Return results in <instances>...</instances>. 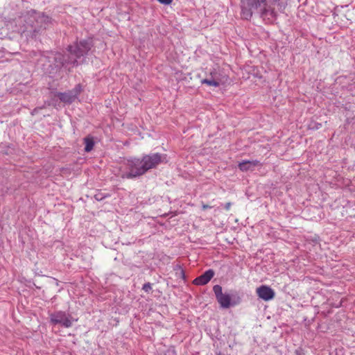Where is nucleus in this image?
<instances>
[{
    "label": "nucleus",
    "mask_w": 355,
    "mask_h": 355,
    "mask_svg": "<svg viewBox=\"0 0 355 355\" xmlns=\"http://www.w3.org/2000/svg\"><path fill=\"white\" fill-rule=\"evenodd\" d=\"M286 6L287 0H241V15L249 20L257 14L263 20L272 21L278 12H284Z\"/></svg>",
    "instance_id": "f257e3e1"
},
{
    "label": "nucleus",
    "mask_w": 355,
    "mask_h": 355,
    "mask_svg": "<svg viewBox=\"0 0 355 355\" xmlns=\"http://www.w3.org/2000/svg\"><path fill=\"white\" fill-rule=\"evenodd\" d=\"M93 46L92 40L85 39L68 46L67 53H56L54 55V65L56 71L64 69L67 71L83 62Z\"/></svg>",
    "instance_id": "f03ea898"
},
{
    "label": "nucleus",
    "mask_w": 355,
    "mask_h": 355,
    "mask_svg": "<svg viewBox=\"0 0 355 355\" xmlns=\"http://www.w3.org/2000/svg\"><path fill=\"white\" fill-rule=\"evenodd\" d=\"M14 23V31L28 40L41 35L51 23V19L43 13L31 10L15 19Z\"/></svg>",
    "instance_id": "7ed1b4c3"
},
{
    "label": "nucleus",
    "mask_w": 355,
    "mask_h": 355,
    "mask_svg": "<svg viewBox=\"0 0 355 355\" xmlns=\"http://www.w3.org/2000/svg\"><path fill=\"white\" fill-rule=\"evenodd\" d=\"M125 171L122 174L123 178L133 179L146 173L141 159L139 158L128 159L125 163Z\"/></svg>",
    "instance_id": "20e7f679"
},
{
    "label": "nucleus",
    "mask_w": 355,
    "mask_h": 355,
    "mask_svg": "<svg viewBox=\"0 0 355 355\" xmlns=\"http://www.w3.org/2000/svg\"><path fill=\"white\" fill-rule=\"evenodd\" d=\"M49 318L51 324L54 325L60 324L65 328L72 327L73 322L77 321V320L73 319L71 314L62 311L49 313Z\"/></svg>",
    "instance_id": "39448f33"
},
{
    "label": "nucleus",
    "mask_w": 355,
    "mask_h": 355,
    "mask_svg": "<svg viewBox=\"0 0 355 355\" xmlns=\"http://www.w3.org/2000/svg\"><path fill=\"white\" fill-rule=\"evenodd\" d=\"M166 155L159 153H150L142 156L141 160L146 170L148 171L156 168L161 163L165 162Z\"/></svg>",
    "instance_id": "423d86ee"
},
{
    "label": "nucleus",
    "mask_w": 355,
    "mask_h": 355,
    "mask_svg": "<svg viewBox=\"0 0 355 355\" xmlns=\"http://www.w3.org/2000/svg\"><path fill=\"white\" fill-rule=\"evenodd\" d=\"M213 291L220 307L223 309H228L231 306H234L235 304L234 303L231 302V297L229 294L223 293V289L220 285H215L213 287Z\"/></svg>",
    "instance_id": "0eeeda50"
},
{
    "label": "nucleus",
    "mask_w": 355,
    "mask_h": 355,
    "mask_svg": "<svg viewBox=\"0 0 355 355\" xmlns=\"http://www.w3.org/2000/svg\"><path fill=\"white\" fill-rule=\"evenodd\" d=\"M80 92L81 86L80 85H77L71 90H69L66 92H58L56 96L62 102L71 104L78 98V96L80 94Z\"/></svg>",
    "instance_id": "6e6552de"
},
{
    "label": "nucleus",
    "mask_w": 355,
    "mask_h": 355,
    "mask_svg": "<svg viewBox=\"0 0 355 355\" xmlns=\"http://www.w3.org/2000/svg\"><path fill=\"white\" fill-rule=\"evenodd\" d=\"M257 296L264 301H270L275 297V293L269 286L261 285L257 288Z\"/></svg>",
    "instance_id": "1a4fd4ad"
},
{
    "label": "nucleus",
    "mask_w": 355,
    "mask_h": 355,
    "mask_svg": "<svg viewBox=\"0 0 355 355\" xmlns=\"http://www.w3.org/2000/svg\"><path fill=\"white\" fill-rule=\"evenodd\" d=\"M214 271L212 269H209L207 271H205L203 274H202L200 276L196 277L193 280V284L196 285H205L207 284L214 277Z\"/></svg>",
    "instance_id": "9d476101"
},
{
    "label": "nucleus",
    "mask_w": 355,
    "mask_h": 355,
    "mask_svg": "<svg viewBox=\"0 0 355 355\" xmlns=\"http://www.w3.org/2000/svg\"><path fill=\"white\" fill-rule=\"evenodd\" d=\"M209 76L216 82H218L219 85L224 83L227 78V76L223 75L219 69H214L210 71Z\"/></svg>",
    "instance_id": "9b49d317"
},
{
    "label": "nucleus",
    "mask_w": 355,
    "mask_h": 355,
    "mask_svg": "<svg viewBox=\"0 0 355 355\" xmlns=\"http://www.w3.org/2000/svg\"><path fill=\"white\" fill-rule=\"evenodd\" d=\"M260 162L258 160L243 161L239 164V168L242 171L252 170L255 166H259Z\"/></svg>",
    "instance_id": "f8f14e48"
},
{
    "label": "nucleus",
    "mask_w": 355,
    "mask_h": 355,
    "mask_svg": "<svg viewBox=\"0 0 355 355\" xmlns=\"http://www.w3.org/2000/svg\"><path fill=\"white\" fill-rule=\"evenodd\" d=\"M84 144H85V151L90 152L94 146V141L92 137L88 136L84 138Z\"/></svg>",
    "instance_id": "ddd939ff"
},
{
    "label": "nucleus",
    "mask_w": 355,
    "mask_h": 355,
    "mask_svg": "<svg viewBox=\"0 0 355 355\" xmlns=\"http://www.w3.org/2000/svg\"><path fill=\"white\" fill-rule=\"evenodd\" d=\"M201 83L202 85H207L209 86H212V87H217L218 86H220L218 85V82H216L213 78H211L210 76L209 78H204L202 80H201Z\"/></svg>",
    "instance_id": "4468645a"
},
{
    "label": "nucleus",
    "mask_w": 355,
    "mask_h": 355,
    "mask_svg": "<svg viewBox=\"0 0 355 355\" xmlns=\"http://www.w3.org/2000/svg\"><path fill=\"white\" fill-rule=\"evenodd\" d=\"M142 289L146 292V293H149L151 289H152V286H151V284L148 282V283H146L144 284L143 287H142Z\"/></svg>",
    "instance_id": "2eb2a0df"
},
{
    "label": "nucleus",
    "mask_w": 355,
    "mask_h": 355,
    "mask_svg": "<svg viewBox=\"0 0 355 355\" xmlns=\"http://www.w3.org/2000/svg\"><path fill=\"white\" fill-rule=\"evenodd\" d=\"M46 104H47L48 105H50V103H46V102H45V103H44V105L43 106H42V107H35V109H33V111L31 112V114H32V115H35V114H36L38 112V111H39L40 110L44 108V107H46Z\"/></svg>",
    "instance_id": "dca6fc26"
},
{
    "label": "nucleus",
    "mask_w": 355,
    "mask_h": 355,
    "mask_svg": "<svg viewBox=\"0 0 355 355\" xmlns=\"http://www.w3.org/2000/svg\"><path fill=\"white\" fill-rule=\"evenodd\" d=\"M106 197V196H105L103 193H98L94 195V198L97 200V201H101L102 200H103Z\"/></svg>",
    "instance_id": "f3484780"
},
{
    "label": "nucleus",
    "mask_w": 355,
    "mask_h": 355,
    "mask_svg": "<svg viewBox=\"0 0 355 355\" xmlns=\"http://www.w3.org/2000/svg\"><path fill=\"white\" fill-rule=\"evenodd\" d=\"M157 1L162 4L168 5L172 2L173 0H157Z\"/></svg>",
    "instance_id": "a211bd4d"
},
{
    "label": "nucleus",
    "mask_w": 355,
    "mask_h": 355,
    "mask_svg": "<svg viewBox=\"0 0 355 355\" xmlns=\"http://www.w3.org/2000/svg\"><path fill=\"white\" fill-rule=\"evenodd\" d=\"M231 205H232V203H231V202H227V203H225V205H224V208H225L227 211H228V210H230V209Z\"/></svg>",
    "instance_id": "6ab92c4d"
},
{
    "label": "nucleus",
    "mask_w": 355,
    "mask_h": 355,
    "mask_svg": "<svg viewBox=\"0 0 355 355\" xmlns=\"http://www.w3.org/2000/svg\"><path fill=\"white\" fill-rule=\"evenodd\" d=\"M210 207H211L210 206L207 205H202V209H203L204 210H205V209H208V208H210Z\"/></svg>",
    "instance_id": "aec40b11"
},
{
    "label": "nucleus",
    "mask_w": 355,
    "mask_h": 355,
    "mask_svg": "<svg viewBox=\"0 0 355 355\" xmlns=\"http://www.w3.org/2000/svg\"><path fill=\"white\" fill-rule=\"evenodd\" d=\"M218 355H221L220 354H219Z\"/></svg>",
    "instance_id": "412c9836"
}]
</instances>
